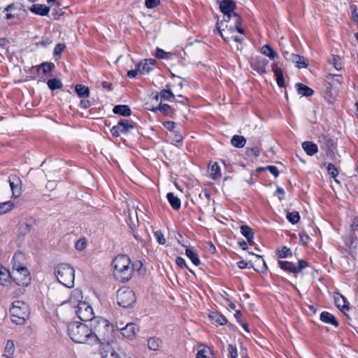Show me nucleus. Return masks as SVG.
Wrapping results in <instances>:
<instances>
[{"instance_id":"34","label":"nucleus","mask_w":358,"mask_h":358,"mask_svg":"<svg viewBox=\"0 0 358 358\" xmlns=\"http://www.w3.org/2000/svg\"><path fill=\"white\" fill-rule=\"evenodd\" d=\"M186 255L195 266H199L201 263L197 254L190 248L186 249Z\"/></svg>"},{"instance_id":"19","label":"nucleus","mask_w":358,"mask_h":358,"mask_svg":"<svg viewBox=\"0 0 358 358\" xmlns=\"http://www.w3.org/2000/svg\"><path fill=\"white\" fill-rule=\"evenodd\" d=\"M241 232L243 236L245 237L248 243L250 245H253L255 244L254 242V233L252 229L248 227V225H242L241 227Z\"/></svg>"},{"instance_id":"22","label":"nucleus","mask_w":358,"mask_h":358,"mask_svg":"<svg viewBox=\"0 0 358 358\" xmlns=\"http://www.w3.org/2000/svg\"><path fill=\"white\" fill-rule=\"evenodd\" d=\"M273 71L275 76L276 77V82L279 87H282L285 86V79L282 74L281 68L277 66V64H273Z\"/></svg>"},{"instance_id":"23","label":"nucleus","mask_w":358,"mask_h":358,"mask_svg":"<svg viewBox=\"0 0 358 358\" xmlns=\"http://www.w3.org/2000/svg\"><path fill=\"white\" fill-rule=\"evenodd\" d=\"M232 21H233L232 23L234 24V26H233V24H231L229 26L226 25V29H218L219 34L223 38V39L226 41H229L230 38H231L227 35V32L234 33L235 31H238V29L236 27V23L234 22V20H232Z\"/></svg>"},{"instance_id":"25","label":"nucleus","mask_w":358,"mask_h":358,"mask_svg":"<svg viewBox=\"0 0 358 358\" xmlns=\"http://www.w3.org/2000/svg\"><path fill=\"white\" fill-rule=\"evenodd\" d=\"M196 358H213V351L207 346L201 345L199 347Z\"/></svg>"},{"instance_id":"49","label":"nucleus","mask_w":358,"mask_h":358,"mask_svg":"<svg viewBox=\"0 0 358 358\" xmlns=\"http://www.w3.org/2000/svg\"><path fill=\"white\" fill-rule=\"evenodd\" d=\"M162 99L164 100H170L171 98H173L174 95L173 92L170 90H162L159 94Z\"/></svg>"},{"instance_id":"6","label":"nucleus","mask_w":358,"mask_h":358,"mask_svg":"<svg viewBox=\"0 0 358 358\" xmlns=\"http://www.w3.org/2000/svg\"><path fill=\"white\" fill-rule=\"evenodd\" d=\"M220 8L221 11L224 13V21L229 22L234 20L236 27L238 29V32L243 34V29L240 27L241 17L236 13H234L236 8V3L233 0H220Z\"/></svg>"},{"instance_id":"38","label":"nucleus","mask_w":358,"mask_h":358,"mask_svg":"<svg viewBox=\"0 0 358 358\" xmlns=\"http://www.w3.org/2000/svg\"><path fill=\"white\" fill-rule=\"evenodd\" d=\"M47 85L51 90L61 89L63 86L62 82L57 78H52L48 80Z\"/></svg>"},{"instance_id":"31","label":"nucleus","mask_w":358,"mask_h":358,"mask_svg":"<svg viewBox=\"0 0 358 358\" xmlns=\"http://www.w3.org/2000/svg\"><path fill=\"white\" fill-rule=\"evenodd\" d=\"M246 140L244 136L235 135L231 140V143L236 148H243L245 145Z\"/></svg>"},{"instance_id":"52","label":"nucleus","mask_w":358,"mask_h":358,"mask_svg":"<svg viewBox=\"0 0 358 358\" xmlns=\"http://www.w3.org/2000/svg\"><path fill=\"white\" fill-rule=\"evenodd\" d=\"M228 352H229V353L230 355V357L231 358H237V357H238V350H237V348L235 346L229 344L228 345Z\"/></svg>"},{"instance_id":"59","label":"nucleus","mask_w":358,"mask_h":358,"mask_svg":"<svg viewBox=\"0 0 358 358\" xmlns=\"http://www.w3.org/2000/svg\"><path fill=\"white\" fill-rule=\"evenodd\" d=\"M299 266L296 267V273L301 272L305 268L308 266L307 262L303 259H300L298 262Z\"/></svg>"},{"instance_id":"10","label":"nucleus","mask_w":358,"mask_h":358,"mask_svg":"<svg viewBox=\"0 0 358 358\" xmlns=\"http://www.w3.org/2000/svg\"><path fill=\"white\" fill-rule=\"evenodd\" d=\"M75 312L80 320L89 322V323L95 318L92 306L85 301H80Z\"/></svg>"},{"instance_id":"21","label":"nucleus","mask_w":358,"mask_h":358,"mask_svg":"<svg viewBox=\"0 0 358 358\" xmlns=\"http://www.w3.org/2000/svg\"><path fill=\"white\" fill-rule=\"evenodd\" d=\"M320 320L327 324H330L334 327L338 326V322L336 319V317L331 313L328 312H322L320 314Z\"/></svg>"},{"instance_id":"62","label":"nucleus","mask_w":358,"mask_h":358,"mask_svg":"<svg viewBox=\"0 0 358 358\" xmlns=\"http://www.w3.org/2000/svg\"><path fill=\"white\" fill-rule=\"evenodd\" d=\"M80 105L82 108L87 109L90 107L91 103L89 100L83 99L80 101Z\"/></svg>"},{"instance_id":"61","label":"nucleus","mask_w":358,"mask_h":358,"mask_svg":"<svg viewBox=\"0 0 358 358\" xmlns=\"http://www.w3.org/2000/svg\"><path fill=\"white\" fill-rule=\"evenodd\" d=\"M176 263L180 268L187 267L186 262H185V259L181 257H176Z\"/></svg>"},{"instance_id":"57","label":"nucleus","mask_w":358,"mask_h":358,"mask_svg":"<svg viewBox=\"0 0 358 358\" xmlns=\"http://www.w3.org/2000/svg\"><path fill=\"white\" fill-rule=\"evenodd\" d=\"M164 127L168 129L171 133L175 131L176 123L172 121H166L163 123Z\"/></svg>"},{"instance_id":"20","label":"nucleus","mask_w":358,"mask_h":358,"mask_svg":"<svg viewBox=\"0 0 358 358\" xmlns=\"http://www.w3.org/2000/svg\"><path fill=\"white\" fill-rule=\"evenodd\" d=\"M302 148L309 156H313L318 152L317 145L311 141H304L302 143Z\"/></svg>"},{"instance_id":"24","label":"nucleus","mask_w":358,"mask_h":358,"mask_svg":"<svg viewBox=\"0 0 358 358\" xmlns=\"http://www.w3.org/2000/svg\"><path fill=\"white\" fill-rule=\"evenodd\" d=\"M113 112L125 117L130 116L131 113V109L127 105H117L113 108Z\"/></svg>"},{"instance_id":"46","label":"nucleus","mask_w":358,"mask_h":358,"mask_svg":"<svg viewBox=\"0 0 358 358\" xmlns=\"http://www.w3.org/2000/svg\"><path fill=\"white\" fill-rule=\"evenodd\" d=\"M331 63L336 70H341L342 69L341 59L338 55H332Z\"/></svg>"},{"instance_id":"37","label":"nucleus","mask_w":358,"mask_h":358,"mask_svg":"<svg viewBox=\"0 0 358 358\" xmlns=\"http://www.w3.org/2000/svg\"><path fill=\"white\" fill-rule=\"evenodd\" d=\"M55 68V64L52 62H43L37 67L38 71L42 70L44 74L51 72Z\"/></svg>"},{"instance_id":"4","label":"nucleus","mask_w":358,"mask_h":358,"mask_svg":"<svg viewBox=\"0 0 358 358\" xmlns=\"http://www.w3.org/2000/svg\"><path fill=\"white\" fill-rule=\"evenodd\" d=\"M55 275L59 283L71 288L74 286L75 270L69 264L62 263L55 268Z\"/></svg>"},{"instance_id":"13","label":"nucleus","mask_w":358,"mask_h":358,"mask_svg":"<svg viewBox=\"0 0 358 358\" xmlns=\"http://www.w3.org/2000/svg\"><path fill=\"white\" fill-rule=\"evenodd\" d=\"M350 227L352 233L350 235L346 244L350 250H357V244H355V241H357V236L355 231L358 230V215L354 218Z\"/></svg>"},{"instance_id":"55","label":"nucleus","mask_w":358,"mask_h":358,"mask_svg":"<svg viewBox=\"0 0 358 358\" xmlns=\"http://www.w3.org/2000/svg\"><path fill=\"white\" fill-rule=\"evenodd\" d=\"M264 170L269 171L270 173L273 175L275 177H278L279 175L278 169L275 166H267L264 168H263Z\"/></svg>"},{"instance_id":"53","label":"nucleus","mask_w":358,"mask_h":358,"mask_svg":"<svg viewBox=\"0 0 358 358\" xmlns=\"http://www.w3.org/2000/svg\"><path fill=\"white\" fill-rule=\"evenodd\" d=\"M65 45L62 43H58L56 45L54 49V55L55 56L60 57L62 52L65 48Z\"/></svg>"},{"instance_id":"58","label":"nucleus","mask_w":358,"mask_h":358,"mask_svg":"<svg viewBox=\"0 0 358 358\" xmlns=\"http://www.w3.org/2000/svg\"><path fill=\"white\" fill-rule=\"evenodd\" d=\"M75 247L78 250H83L86 247V242L84 239H79L76 243Z\"/></svg>"},{"instance_id":"16","label":"nucleus","mask_w":358,"mask_h":358,"mask_svg":"<svg viewBox=\"0 0 358 358\" xmlns=\"http://www.w3.org/2000/svg\"><path fill=\"white\" fill-rule=\"evenodd\" d=\"M291 62L294 63L299 69L306 68L308 65V60L299 55L291 53Z\"/></svg>"},{"instance_id":"33","label":"nucleus","mask_w":358,"mask_h":358,"mask_svg":"<svg viewBox=\"0 0 358 358\" xmlns=\"http://www.w3.org/2000/svg\"><path fill=\"white\" fill-rule=\"evenodd\" d=\"M76 92L79 97L87 98L90 95V90L87 87L83 85H77L76 86Z\"/></svg>"},{"instance_id":"51","label":"nucleus","mask_w":358,"mask_h":358,"mask_svg":"<svg viewBox=\"0 0 358 358\" xmlns=\"http://www.w3.org/2000/svg\"><path fill=\"white\" fill-rule=\"evenodd\" d=\"M155 237L157 240V241L159 243V244H162V245H164L166 243V239L164 236V234L161 231H157L155 232Z\"/></svg>"},{"instance_id":"43","label":"nucleus","mask_w":358,"mask_h":358,"mask_svg":"<svg viewBox=\"0 0 358 358\" xmlns=\"http://www.w3.org/2000/svg\"><path fill=\"white\" fill-rule=\"evenodd\" d=\"M277 255L280 258H287L292 255L291 250L287 246H283L280 250H277Z\"/></svg>"},{"instance_id":"17","label":"nucleus","mask_w":358,"mask_h":358,"mask_svg":"<svg viewBox=\"0 0 358 358\" xmlns=\"http://www.w3.org/2000/svg\"><path fill=\"white\" fill-rule=\"evenodd\" d=\"M138 330V327L133 323L127 324L124 328L121 329V334L123 336L132 338Z\"/></svg>"},{"instance_id":"63","label":"nucleus","mask_w":358,"mask_h":358,"mask_svg":"<svg viewBox=\"0 0 358 358\" xmlns=\"http://www.w3.org/2000/svg\"><path fill=\"white\" fill-rule=\"evenodd\" d=\"M138 72V69L130 70L127 72V76L130 78H134L137 76Z\"/></svg>"},{"instance_id":"7","label":"nucleus","mask_w":358,"mask_h":358,"mask_svg":"<svg viewBox=\"0 0 358 358\" xmlns=\"http://www.w3.org/2000/svg\"><path fill=\"white\" fill-rule=\"evenodd\" d=\"M10 314L13 323L17 325H22L29 317L28 306L22 301H15L10 308Z\"/></svg>"},{"instance_id":"1","label":"nucleus","mask_w":358,"mask_h":358,"mask_svg":"<svg viewBox=\"0 0 358 358\" xmlns=\"http://www.w3.org/2000/svg\"><path fill=\"white\" fill-rule=\"evenodd\" d=\"M94 344L108 343L112 337L113 326L103 317H95L90 322Z\"/></svg>"},{"instance_id":"32","label":"nucleus","mask_w":358,"mask_h":358,"mask_svg":"<svg viewBox=\"0 0 358 358\" xmlns=\"http://www.w3.org/2000/svg\"><path fill=\"white\" fill-rule=\"evenodd\" d=\"M103 358H121L116 351L111 348L109 345H107L103 348Z\"/></svg>"},{"instance_id":"14","label":"nucleus","mask_w":358,"mask_h":358,"mask_svg":"<svg viewBox=\"0 0 358 358\" xmlns=\"http://www.w3.org/2000/svg\"><path fill=\"white\" fill-rule=\"evenodd\" d=\"M17 8L14 3L8 5L3 10L0 9V17L2 15L7 20H12L18 18Z\"/></svg>"},{"instance_id":"45","label":"nucleus","mask_w":358,"mask_h":358,"mask_svg":"<svg viewBox=\"0 0 358 358\" xmlns=\"http://www.w3.org/2000/svg\"><path fill=\"white\" fill-rule=\"evenodd\" d=\"M327 171H328L329 174L333 178H334V180L336 182H339L338 180L336 178V176L338 174V171L337 168L336 167V166L334 164H333L331 163L328 164V165H327Z\"/></svg>"},{"instance_id":"8","label":"nucleus","mask_w":358,"mask_h":358,"mask_svg":"<svg viewBox=\"0 0 358 358\" xmlns=\"http://www.w3.org/2000/svg\"><path fill=\"white\" fill-rule=\"evenodd\" d=\"M317 143L321 150L325 152L327 157L335 161L336 158L335 154L336 145L331 137L329 134H322L318 136Z\"/></svg>"},{"instance_id":"64","label":"nucleus","mask_w":358,"mask_h":358,"mask_svg":"<svg viewBox=\"0 0 358 358\" xmlns=\"http://www.w3.org/2000/svg\"><path fill=\"white\" fill-rule=\"evenodd\" d=\"M166 52L163 50L157 48L156 55L158 58L164 59L165 58Z\"/></svg>"},{"instance_id":"5","label":"nucleus","mask_w":358,"mask_h":358,"mask_svg":"<svg viewBox=\"0 0 358 358\" xmlns=\"http://www.w3.org/2000/svg\"><path fill=\"white\" fill-rule=\"evenodd\" d=\"M21 257V255H15L13 258V269L11 272V279L20 286H27L30 284V273L27 267L20 266L19 262H16L17 259Z\"/></svg>"},{"instance_id":"42","label":"nucleus","mask_w":358,"mask_h":358,"mask_svg":"<svg viewBox=\"0 0 358 358\" xmlns=\"http://www.w3.org/2000/svg\"><path fill=\"white\" fill-rule=\"evenodd\" d=\"M161 344V341L156 338H150L148 341V346L152 350H157L159 349Z\"/></svg>"},{"instance_id":"2","label":"nucleus","mask_w":358,"mask_h":358,"mask_svg":"<svg viewBox=\"0 0 358 358\" xmlns=\"http://www.w3.org/2000/svg\"><path fill=\"white\" fill-rule=\"evenodd\" d=\"M68 334L75 343L94 344L92 341L94 337L92 336L90 324H86L78 322H71L68 326Z\"/></svg>"},{"instance_id":"12","label":"nucleus","mask_w":358,"mask_h":358,"mask_svg":"<svg viewBox=\"0 0 358 358\" xmlns=\"http://www.w3.org/2000/svg\"><path fill=\"white\" fill-rule=\"evenodd\" d=\"M268 64V61L267 59L258 57L252 59L250 62L252 69L261 75L266 73V68Z\"/></svg>"},{"instance_id":"3","label":"nucleus","mask_w":358,"mask_h":358,"mask_svg":"<svg viewBox=\"0 0 358 358\" xmlns=\"http://www.w3.org/2000/svg\"><path fill=\"white\" fill-rule=\"evenodd\" d=\"M113 274L115 278L121 282H127L131 278L134 267L131 260L126 255H119L113 261Z\"/></svg>"},{"instance_id":"28","label":"nucleus","mask_w":358,"mask_h":358,"mask_svg":"<svg viewBox=\"0 0 358 358\" xmlns=\"http://www.w3.org/2000/svg\"><path fill=\"white\" fill-rule=\"evenodd\" d=\"M19 181V178H17L15 176L9 177L10 188L13 192V195L15 196H18L19 194H20V188L18 187Z\"/></svg>"},{"instance_id":"40","label":"nucleus","mask_w":358,"mask_h":358,"mask_svg":"<svg viewBox=\"0 0 358 358\" xmlns=\"http://www.w3.org/2000/svg\"><path fill=\"white\" fill-rule=\"evenodd\" d=\"M4 352L3 355L12 357L15 352V345L13 341L8 340L6 341Z\"/></svg>"},{"instance_id":"26","label":"nucleus","mask_w":358,"mask_h":358,"mask_svg":"<svg viewBox=\"0 0 358 358\" xmlns=\"http://www.w3.org/2000/svg\"><path fill=\"white\" fill-rule=\"evenodd\" d=\"M261 53L268 57L271 60H275L278 57V54L268 44H266L262 47Z\"/></svg>"},{"instance_id":"60","label":"nucleus","mask_w":358,"mask_h":358,"mask_svg":"<svg viewBox=\"0 0 358 358\" xmlns=\"http://www.w3.org/2000/svg\"><path fill=\"white\" fill-rule=\"evenodd\" d=\"M215 321L218 322L220 325H224L227 323V318L222 315H215Z\"/></svg>"},{"instance_id":"50","label":"nucleus","mask_w":358,"mask_h":358,"mask_svg":"<svg viewBox=\"0 0 358 358\" xmlns=\"http://www.w3.org/2000/svg\"><path fill=\"white\" fill-rule=\"evenodd\" d=\"M171 137L172 138L173 141L177 143H180L182 141L183 136L178 131H173L171 134Z\"/></svg>"},{"instance_id":"11","label":"nucleus","mask_w":358,"mask_h":358,"mask_svg":"<svg viewBox=\"0 0 358 358\" xmlns=\"http://www.w3.org/2000/svg\"><path fill=\"white\" fill-rule=\"evenodd\" d=\"M134 128V124L129 120L123 119L111 128L110 132L113 136L118 137L121 134H129Z\"/></svg>"},{"instance_id":"36","label":"nucleus","mask_w":358,"mask_h":358,"mask_svg":"<svg viewBox=\"0 0 358 358\" xmlns=\"http://www.w3.org/2000/svg\"><path fill=\"white\" fill-rule=\"evenodd\" d=\"M9 279H11V273L3 267L0 273V283L2 285H6Z\"/></svg>"},{"instance_id":"30","label":"nucleus","mask_w":358,"mask_h":358,"mask_svg":"<svg viewBox=\"0 0 358 358\" xmlns=\"http://www.w3.org/2000/svg\"><path fill=\"white\" fill-rule=\"evenodd\" d=\"M278 264L281 269L292 273H296V266L293 263L287 261H279Z\"/></svg>"},{"instance_id":"27","label":"nucleus","mask_w":358,"mask_h":358,"mask_svg":"<svg viewBox=\"0 0 358 358\" xmlns=\"http://www.w3.org/2000/svg\"><path fill=\"white\" fill-rule=\"evenodd\" d=\"M166 197H167V199H168L170 205L174 210H178L180 208V206H181L180 199L178 196L174 195V194L173 192H169L166 194Z\"/></svg>"},{"instance_id":"18","label":"nucleus","mask_w":358,"mask_h":358,"mask_svg":"<svg viewBox=\"0 0 358 358\" xmlns=\"http://www.w3.org/2000/svg\"><path fill=\"white\" fill-rule=\"evenodd\" d=\"M29 10L31 13L41 16H45L50 12V8L43 4H33Z\"/></svg>"},{"instance_id":"47","label":"nucleus","mask_w":358,"mask_h":358,"mask_svg":"<svg viewBox=\"0 0 358 358\" xmlns=\"http://www.w3.org/2000/svg\"><path fill=\"white\" fill-rule=\"evenodd\" d=\"M245 154L249 157H258L259 155V150L257 146L246 148Z\"/></svg>"},{"instance_id":"15","label":"nucleus","mask_w":358,"mask_h":358,"mask_svg":"<svg viewBox=\"0 0 358 358\" xmlns=\"http://www.w3.org/2000/svg\"><path fill=\"white\" fill-rule=\"evenodd\" d=\"M334 302L338 308H339L343 313H345L346 311L349 310V303L346 299L339 293H336L334 296Z\"/></svg>"},{"instance_id":"9","label":"nucleus","mask_w":358,"mask_h":358,"mask_svg":"<svg viewBox=\"0 0 358 358\" xmlns=\"http://www.w3.org/2000/svg\"><path fill=\"white\" fill-rule=\"evenodd\" d=\"M136 296L134 291L129 288L120 289L117 292V301L119 306L123 308H129L136 302Z\"/></svg>"},{"instance_id":"29","label":"nucleus","mask_w":358,"mask_h":358,"mask_svg":"<svg viewBox=\"0 0 358 358\" xmlns=\"http://www.w3.org/2000/svg\"><path fill=\"white\" fill-rule=\"evenodd\" d=\"M296 87L299 94L305 96H310L313 94V90L303 83H296Z\"/></svg>"},{"instance_id":"44","label":"nucleus","mask_w":358,"mask_h":358,"mask_svg":"<svg viewBox=\"0 0 358 358\" xmlns=\"http://www.w3.org/2000/svg\"><path fill=\"white\" fill-rule=\"evenodd\" d=\"M287 219L292 224L297 223L300 220L299 213L297 211L288 212Z\"/></svg>"},{"instance_id":"54","label":"nucleus","mask_w":358,"mask_h":358,"mask_svg":"<svg viewBox=\"0 0 358 358\" xmlns=\"http://www.w3.org/2000/svg\"><path fill=\"white\" fill-rule=\"evenodd\" d=\"M145 6L148 8H154L160 3V0H145Z\"/></svg>"},{"instance_id":"41","label":"nucleus","mask_w":358,"mask_h":358,"mask_svg":"<svg viewBox=\"0 0 358 358\" xmlns=\"http://www.w3.org/2000/svg\"><path fill=\"white\" fill-rule=\"evenodd\" d=\"M14 207L13 202L8 201L0 203V215L6 213Z\"/></svg>"},{"instance_id":"39","label":"nucleus","mask_w":358,"mask_h":358,"mask_svg":"<svg viewBox=\"0 0 358 358\" xmlns=\"http://www.w3.org/2000/svg\"><path fill=\"white\" fill-rule=\"evenodd\" d=\"M210 176L213 179L215 180L221 176L220 167L217 162H215L210 168Z\"/></svg>"},{"instance_id":"48","label":"nucleus","mask_w":358,"mask_h":358,"mask_svg":"<svg viewBox=\"0 0 358 358\" xmlns=\"http://www.w3.org/2000/svg\"><path fill=\"white\" fill-rule=\"evenodd\" d=\"M129 217L132 224L135 225L136 223L138 222L137 212L136 209H129Z\"/></svg>"},{"instance_id":"56","label":"nucleus","mask_w":358,"mask_h":358,"mask_svg":"<svg viewBox=\"0 0 358 358\" xmlns=\"http://www.w3.org/2000/svg\"><path fill=\"white\" fill-rule=\"evenodd\" d=\"M157 109H158L162 113H163L166 115V114H168L170 112L171 108V106L169 104L164 103V104H160Z\"/></svg>"},{"instance_id":"35","label":"nucleus","mask_w":358,"mask_h":358,"mask_svg":"<svg viewBox=\"0 0 358 358\" xmlns=\"http://www.w3.org/2000/svg\"><path fill=\"white\" fill-rule=\"evenodd\" d=\"M137 69L139 73L141 74L149 73L152 70V67L150 66L148 64V62H146L145 59L138 64Z\"/></svg>"}]
</instances>
